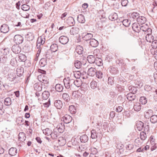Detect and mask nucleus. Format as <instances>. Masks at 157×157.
Masks as SVG:
<instances>
[{
  "instance_id": "nucleus-1",
  "label": "nucleus",
  "mask_w": 157,
  "mask_h": 157,
  "mask_svg": "<svg viewBox=\"0 0 157 157\" xmlns=\"http://www.w3.org/2000/svg\"><path fill=\"white\" fill-rule=\"evenodd\" d=\"M64 85L67 89H70L73 90H74V84L73 79L67 78V79H64L63 80Z\"/></svg>"
},
{
  "instance_id": "nucleus-2",
  "label": "nucleus",
  "mask_w": 157,
  "mask_h": 157,
  "mask_svg": "<svg viewBox=\"0 0 157 157\" xmlns=\"http://www.w3.org/2000/svg\"><path fill=\"white\" fill-rule=\"evenodd\" d=\"M91 137L92 139L100 137L101 135V132L99 130H98V132H97L95 130H92L91 131Z\"/></svg>"
},
{
  "instance_id": "nucleus-3",
  "label": "nucleus",
  "mask_w": 157,
  "mask_h": 157,
  "mask_svg": "<svg viewBox=\"0 0 157 157\" xmlns=\"http://www.w3.org/2000/svg\"><path fill=\"white\" fill-rule=\"evenodd\" d=\"M14 42L17 44H21L23 41V38L20 35H15L13 38Z\"/></svg>"
},
{
  "instance_id": "nucleus-4",
  "label": "nucleus",
  "mask_w": 157,
  "mask_h": 157,
  "mask_svg": "<svg viewBox=\"0 0 157 157\" xmlns=\"http://www.w3.org/2000/svg\"><path fill=\"white\" fill-rule=\"evenodd\" d=\"M39 81L45 84H47L48 83V78L44 75H41L38 76Z\"/></svg>"
},
{
  "instance_id": "nucleus-5",
  "label": "nucleus",
  "mask_w": 157,
  "mask_h": 157,
  "mask_svg": "<svg viewBox=\"0 0 157 157\" xmlns=\"http://www.w3.org/2000/svg\"><path fill=\"white\" fill-rule=\"evenodd\" d=\"M12 56L10 54L8 56L2 55L0 56V63H5L7 61H8L10 58H12Z\"/></svg>"
},
{
  "instance_id": "nucleus-6",
  "label": "nucleus",
  "mask_w": 157,
  "mask_h": 157,
  "mask_svg": "<svg viewBox=\"0 0 157 157\" xmlns=\"http://www.w3.org/2000/svg\"><path fill=\"white\" fill-rule=\"evenodd\" d=\"M66 23L70 26H73L75 24L74 18L71 17H68L66 21Z\"/></svg>"
},
{
  "instance_id": "nucleus-7",
  "label": "nucleus",
  "mask_w": 157,
  "mask_h": 157,
  "mask_svg": "<svg viewBox=\"0 0 157 157\" xmlns=\"http://www.w3.org/2000/svg\"><path fill=\"white\" fill-rule=\"evenodd\" d=\"M9 30V28L8 25L6 24H3L1 26L0 31L1 33H6Z\"/></svg>"
},
{
  "instance_id": "nucleus-8",
  "label": "nucleus",
  "mask_w": 157,
  "mask_h": 157,
  "mask_svg": "<svg viewBox=\"0 0 157 157\" xmlns=\"http://www.w3.org/2000/svg\"><path fill=\"white\" fill-rule=\"evenodd\" d=\"M12 50L15 53L18 54L21 51V49L18 44L14 45L12 47Z\"/></svg>"
},
{
  "instance_id": "nucleus-9",
  "label": "nucleus",
  "mask_w": 157,
  "mask_h": 157,
  "mask_svg": "<svg viewBox=\"0 0 157 157\" xmlns=\"http://www.w3.org/2000/svg\"><path fill=\"white\" fill-rule=\"evenodd\" d=\"M132 28L134 31L138 33L141 30L140 26L138 23L135 22L132 25Z\"/></svg>"
},
{
  "instance_id": "nucleus-10",
  "label": "nucleus",
  "mask_w": 157,
  "mask_h": 157,
  "mask_svg": "<svg viewBox=\"0 0 157 157\" xmlns=\"http://www.w3.org/2000/svg\"><path fill=\"white\" fill-rule=\"evenodd\" d=\"M69 40L68 38L65 36H61L59 39V42L63 44H65L67 43Z\"/></svg>"
},
{
  "instance_id": "nucleus-11",
  "label": "nucleus",
  "mask_w": 157,
  "mask_h": 157,
  "mask_svg": "<svg viewBox=\"0 0 157 157\" xmlns=\"http://www.w3.org/2000/svg\"><path fill=\"white\" fill-rule=\"evenodd\" d=\"M141 105L140 103L138 102H136L134 103L133 109L134 111L136 112H139L140 111L141 109Z\"/></svg>"
},
{
  "instance_id": "nucleus-12",
  "label": "nucleus",
  "mask_w": 157,
  "mask_h": 157,
  "mask_svg": "<svg viewBox=\"0 0 157 157\" xmlns=\"http://www.w3.org/2000/svg\"><path fill=\"white\" fill-rule=\"evenodd\" d=\"M63 121L65 123L68 124L72 120V117L68 115H65L63 118Z\"/></svg>"
},
{
  "instance_id": "nucleus-13",
  "label": "nucleus",
  "mask_w": 157,
  "mask_h": 157,
  "mask_svg": "<svg viewBox=\"0 0 157 157\" xmlns=\"http://www.w3.org/2000/svg\"><path fill=\"white\" fill-rule=\"evenodd\" d=\"M82 36L83 39L87 41L91 39V38L93 37V35L90 33H87L85 35H84V33H83Z\"/></svg>"
},
{
  "instance_id": "nucleus-14",
  "label": "nucleus",
  "mask_w": 157,
  "mask_h": 157,
  "mask_svg": "<svg viewBox=\"0 0 157 157\" xmlns=\"http://www.w3.org/2000/svg\"><path fill=\"white\" fill-rule=\"evenodd\" d=\"M73 82L74 86V90L75 89L76 87H79L82 84V82L80 79H76L75 80L73 79Z\"/></svg>"
},
{
  "instance_id": "nucleus-15",
  "label": "nucleus",
  "mask_w": 157,
  "mask_h": 157,
  "mask_svg": "<svg viewBox=\"0 0 157 157\" xmlns=\"http://www.w3.org/2000/svg\"><path fill=\"white\" fill-rule=\"evenodd\" d=\"M96 70L95 68L91 67L88 69V74L90 76H93L96 74Z\"/></svg>"
},
{
  "instance_id": "nucleus-16",
  "label": "nucleus",
  "mask_w": 157,
  "mask_h": 157,
  "mask_svg": "<svg viewBox=\"0 0 157 157\" xmlns=\"http://www.w3.org/2000/svg\"><path fill=\"white\" fill-rule=\"evenodd\" d=\"M54 105L55 107L57 109H60L63 106L62 102V101L60 100L55 101Z\"/></svg>"
},
{
  "instance_id": "nucleus-17",
  "label": "nucleus",
  "mask_w": 157,
  "mask_h": 157,
  "mask_svg": "<svg viewBox=\"0 0 157 157\" xmlns=\"http://www.w3.org/2000/svg\"><path fill=\"white\" fill-rule=\"evenodd\" d=\"M146 21L147 19L145 17L140 16L139 18L137 19V21L139 24H143L146 22Z\"/></svg>"
},
{
  "instance_id": "nucleus-18",
  "label": "nucleus",
  "mask_w": 157,
  "mask_h": 157,
  "mask_svg": "<svg viewBox=\"0 0 157 157\" xmlns=\"http://www.w3.org/2000/svg\"><path fill=\"white\" fill-rule=\"evenodd\" d=\"M126 97L128 101H131L134 100L136 98L135 94L132 93L128 94L127 95Z\"/></svg>"
},
{
  "instance_id": "nucleus-19",
  "label": "nucleus",
  "mask_w": 157,
  "mask_h": 157,
  "mask_svg": "<svg viewBox=\"0 0 157 157\" xmlns=\"http://www.w3.org/2000/svg\"><path fill=\"white\" fill-rule=\"evenodd\" d=\"M56 131L58 130L59 132L61 133H63L64 129V126L61 123L59 124L57 126L56 128Z\"/></svg>"
},
{
  "instance_id": "nucleus-20",
  "label": "nucleus",
  "mask_w": 157,
  "mask_h": 157,
  "mask_svg": "<svg viewBox=\"0 0 157 157\" xmlns=\"http://www.w3.org/2000/svg\"><path fill=\"white\" fill-rule=\"evenodd\" d=\"M79 32V29L76 27H72L70 30V33L72 35H75L78 33Z\"/></svg>"
},
{
  "instance_id": "nucleus-21",
  "label": "nucleus",
  "mask_w": 157,
  "mask_h": 157,
  "mask_svg": "<svg viewBox=\"0 0 157 157\" xmlns=\"http://www.w3.org/2000/svg\"><path fill=\"white\" fill-rule=\"evenodd\" d=\"M77 19L78 22L81 23H84L86 21L84 16L82 14L78 15Z\"/></svg>"
},
{
  "instance_id": "nucleus-22",
  "label": "nucleus",
  "mask_w": 157,
  "mask_h": 157,
  "mask_svg": "<svg viewBox=\"0 0 157 157\" xmlns=\"http://www.w3.org/2000/svg\"><path fill=\"white\" fill-rule=\"evenodd\" d=\"M26 137L25 135L23 132H21L18 135V139L20 141L23 142L24 141Z\"/></svg>"
},
{
  "instance_id": "nucleus-23",
  "label": "nucleus",
  "mask_w": 157,
  "mask_h": 157,
  "mask_svg": "<svg viewBox=\"0 0 157 157\" xmlns=\"http://www.w3.org/2000/svg\"><path fill=\"white\" fill-rule=\"evenodd\" d=\"M140 16V14L137 12H134L132 13L130 18L132 19L133 20H136L137 21V19L139 18Z\"/></svg>"
},
{
  "instance_id": "nucleus-24",
  "label": "nucleus",
  "mask_w": 157,
  "mask_h": 157,
  "mask_svg": "<svg viewBox=\"0 0 157 157\" xmlns=\"http://www.w3.org/2000/svg\"><path fill=\"white\" fill-rule=\"evenodd\" d=\"M89 43L90 45L93 47H96L98 45V42L94 39H91Z\"/></svg>"
},
{
  "instance_id": "nucleus-25",
  "label": "nucleus",
  "mask_w": 157,
  "mask_h": 157,
  "mask_svg": "<svg viewBox=\"0 0 157 157\" xmlns=\"http://www.w3.org/2000/svg\"><path fill=\"white\" fill-rule=\"evenodd\" d=\"M17 153V149L15 147H11L9 150V153L12 156L15 155Z\"/></svg>"
},
{
  "instance_id": "nucleus-26",
  "label": "nucleus",
  "mask_w": 157,
  "mask_h": 157,
  "mask_svg": "<svg viewBox=\"0 0 157 157\" xmlns=\"http://www.w3.org/2000/svg\"><path fill=\"white\" fill-rule=\"evenodd\" d=\"M76 52L79 55L82 54L83 52V47L80 45L77 46L75 49Z\"/></svg>"
},
{
  "instance_id": "nucleus-27",
  "label": "nucleus",
  "mask_w": 157,
  "mask_h": 157,
  "mask_svg": "<svg viewBox=\"0 0 157 157\" xmlns=\"http://www.w3.org/2000/svg\"><path fill=\"white\" fill-rule=\"evenodd\" d=\"M96 58L93 55L88 56L87 57V59L88 62L90 63H95Z\"/></svg>"
},
{
  "instance_id": "nucleus-28",
  "label": "nucleus",
  "mask_w": 157,
  "mask_h": 157,
  "mask_svg": "<svg viewBox=\"0 0 157 157\" xmlns=\"http://www.w3.org/2000/svg\"><path fill=\"white\" fill-rule=\"evenodd\" d=\"M153 113L151 109H149L144 113V116L146 118L149 119L153 115Z\"/></svg>"
},
{
  "instance_id": "nucleus-29",
  "label": "nucleus",
  "mask_w": 157,
  "mask_h": 157,
  "mask_svg": "<svg viewBox=\"0 0 157 157\" xmlns=\"http://www.w3.org/2000/svg\"><path fill=\"white\" fill-rule=\"evenodd\" d=\"M18 61L20 62H24L26 60V57L24 54H20L18 55Z\"/></svg>"
},
{
  "instance_id": "nucleus-30",
  "label": "nucleus",
  "mask_w": 157,
  "mask_h": 157,
  "mask_svg": "<svg viewBox=\"0 0 157 157\" xmlns=\"http://www.w3.org/2000/svg\"><path fill=\"white\" fill-rule=\"evenodd\" d=\"M52 52L51 50H48L45 52V56L46 59H49L52 58Z\"/></svg>"
},
{
  "instance_id": "nucleus-31",
  "label": "nucleus",
  "mask_w": 157,
  "mask_h": 157,
  "mask_svg": "<svg viewBox=\"0 0 157 157\" xmlns=\"http://www.w3.org/2000/svg\"><path fill=\"white\" fill-rule=\"evenodd\" d=\"M24 71V68L22 67L17 68L16 70V74L17 76H20L23 75Z\"/></svg>"
},
{
  "instance_id": "nucleus-32",
  "label": "nucleus",
  "mask_w": 157,
  "mask_h": 157,
  "mask_svg": "<svg viewBox=\"0 0 157 157\" xmlns=\"http://www.w3.org/2000/svg\"><path fill=\"white\" fill-rule=\"evenodd\" d=\"M80 140L81 142L85 143L88 141V138L86 135H83L80 136Z\"/></svg>"
},
{
  "instance_id": "nucleus-33",
  "label": "nucleus",
  "mask_w": 157,
  "mask_h": 157,
  "mask_svg": "<svg viewBox=\"0 0 157 157\" xmlns=\"http://www.w3.org/2000/svg\"><path fill=\"white\" fill-rule=\"evenodd\" d=\"M50 135L52 138L53 140L56 139L59 136L58 133L56 131V129H54L53 132H52V133Z\"/></svg>"
},
{
  "instance_id": "nucleus-34",
  "label": "nucleus",
  "mask_w": 157,
  "mask_h": 157,
  "mask_svg": "<svg viewBox=\"0 0 157 157\" xmlns=\"http://www.w3.org/2000/svg\"><path fill=\"white\" fill-rule=\"evenodd\" d=\"M146 40L147 41L149 42H151L154 40V37L151 34H147L146 36Z\"/></svg>"
},
{
  "instance_id": "nucleus-35",
  "label": "nucleus",
  "mask_w": 157,
  "mask_h": 157,
  "mask_svg": "<svg viewBox=\"0 0 157 157\" xmlns=\"http://www.w3.org/2000/svg\"><path fill=\"white\" fill-rule=\"evenodd\" d=\"M10 49L7 48H2L1 49L0 51L2 54L3 56H7L8 54H9Z\"/></svg>"
},
{
  "instance_id": "nucleus-36",
  "label": "nucleus",
  "mask_w": 157,
  "mask_h": 157,
  "mask_svg": "<svg viewBox=\"0 0 157 157\" xmlns=\"http://www.w3.org/2000/svg\"><path fill=\"white\" fill-rule=\"evenodd\" d=\"M4 104L6 106H10L11 104L12 101L10 97L6 98L4 101Z\"/></svg>"
},
{
  "instance_id": "nucleus-37",
  "label": "nucleus",
  "mask_w": 157,
  "mask_h": 157,
  "mask_svg": "<svg viewBox=\"0 0 157 157\" xmlns=\"http://www.w3.org/2000/svg\"><path fill=\"white\" fill-rule=\"evenodd\" d=\"M58 49V46L57 44H54L51 46L50 49L49 50H51L52 52H54L56 51Z\"/></svg>"
},
{
  "instance_id": "nucleus-38",
  "label": "nucleus",
  "mask_w": 157,
  "mask_h": 157,
  "mask_svg": "<svg viewBox=\"0 0 157 157\" xmlns=\"http://www.w3.org/2000/svg\"><path fill=\"white\" fill-rule=\"evenodd\" d=\"M63 86L60 84H58L56 85L55 89L57 91L61 92L63 91Z\"/></svg>"
},
{
  "instance_id": "nucleus-39",
  "label": "nucleus",
  "mask_w": 157,
  "mask_h": 157,
  "mask_svg": "<svg viewBox=\"0 0 157 157\" xmlns=\"http://www.w3.org/2000/svg\"><path fill=\"white\" fill-rule=\"evenodd\" d=\"M49 92L48 91H45L42 93V96L43 99L46 100L49 97Z\"/></svg>"
},
{
  "instance_id": "nucleus-40",
  "label": "nucleus",
  "mask_w": 157,
  "mask_h": 157,
  "mask_svg": "<svg viewBox=\"0 0 157 157\" xmlns=\"http://www.w3.org/2000/svg\"><path fill=\"white\" fill-rule=\"evenodd\" d=\"M128 90L130 91V93H132L133 94H135L136 93L137 89V88L133 86H129L128 88Z\"/></svg>"
},
{
  "instance_id": "nucleus-41",
  "label": "nucleus",
  "mask_w": 157,
  "mask_h": 157,
  "mask_svg": "<svg viewBox=\"0 0 157 157\" xmlns=\"http://www.w3.org/2000/svg\"><path fill=\"white\" fill-rule=\"evenodd\" d=\"M24 121L22 117H19L17 119L16 122L18 125H22L24 124Z\"/></svg>"
},
{
  "instance_id": "nucleus-42",
  "label": "nucleus",
  "mask_w": 157,
  "mask_h": 157,
  "mask_svg": "<svg viewBox=\"0 0 157 157\" xmlns=\"http://www.w3.org/2000/svg\"><path fill=\"white\" fill-rule=\"evenodd\" d=\"M52 130L49 128H46L43 130V133L47 136L50 135L52 133Z\"/></svg>"
},
{
  "instance_id": "nucleus-43",
  "label": "nucleus",
  "mask_w": 157,
  "mask_h": 157,
  "mask_svg": "<svg viewBox=\"0 0 157 157\" xmlns=\"http://www.w3.org/2000/svg\"><path fill=\"white\" fill-rule=\"evenodd\" d=\"M95 63L98 66H100L103 65L102 60L100 58L97 57Z\"/></svg>"
},
{
  "instance_id": "nucleus-44",
  "label": "nucleus",
  "mask_w": 157,
  "mask_h": 157,
  "mask_svg": "<svg viewBox=\"0 0 157 157\" xmlns=\"http://www.w3.org/2000/svg\"><path fill=\"white\" fill-rule=\"evenodd\" d=\"M140 101L142 105H144L147 103V99L145 97H141L140 98Z\"/></svg>"
},
{
  "instance_id": "nucleus-45",
  "label": "nucleus",
  "mask_w": 157,
  "mask_h": 157,
  "mask_svg": "<svg viewBox=\"0 0 157 157\" xmlns=\"http://www.w3.org/2000/svg\"><path fill=\"white\" fill-rule=\"evenodd\" d=\"M117 14L115 13L111 14L109 16V19L112 21L115 20L117 19Z\"/></svg>"
},
{
  "instance_id": "nucleus-46",
  "label": "nucleus",
  "mask_w": 157,
  "mask_h": 157,
  "mask_svg": "<svg viewBox=\"0 0 157 157\" xmlns=\"http://www.w3.org/2000/svg\"><path fill=\"white\" fill-rule=\"evenodd\" d=\"M63 99L66 101H68L70 100V97L68 94L67 93H64L63 94Z\"/></svg>"
},
{
  "instance_id": "nucleus-47",
  "label": "nucleus",
  "mask_w": 157,
  "mask_h": 157,
  "mask_svg": "<svg viewBox=\"0 0 157 157\" xmlns=\"http://www.w3.org/2000/svg\"><path fill=\"white\" fill-rule=\"evenodd\" d=\"M90 86L91 89H94L97 87V82L94 81H92L90 83Z\"/></svg>"
},
{
  "instance_id": "nucleus-48",
  "label": "nucleus",
  "mask_w": 157,
  "mask_h": 157,
  "mask_svg": "<svg viewBox=\"0 0 157 157\" xmlns=\"http://www.w3.org/2000/svg\"><path fill=\"white\" fill-rule=\"evenodd\" d=\"M150 121L152 123H155L157 122V116L155 115H152L150 117Z\"/></svg>"
},
{
  "instance_id": "nucleus-49",
  "label": "nucleus",
  "mask_w": 157,
  "mask_h": 157,
  "mask_svg": "<svg viewBox=\"0 0 157 157\" xmlns=\"http://www.w3.org/2000/svg\"><path fill=\"white\" fill-rule=\"evenodd\" d=\"M110 72L112 74H115L118 72V71L117 68L114 67H112L110 69Z\"/></svg>"
},
{
  "instance_id": "nucleus-50",
  "label": "nucleus",
  "mask_w": 157,
  "mask_h": 157,
  "mask_svg": "<svg viewBox=\"0 0 157 157\" xmlns=\"http://www.w3.org/2000/svg\"><path fill=\"white\" fill-rule=\"evenodd\" d=\"M122 23L125 26L128 27L130 24V21L127 19H125L123 21Z\"/></svg>"
},
{
  "instance_id": "nucleus-51",
  "label": "nucleus",
  "mask_w": 157,
  "mask_h": 157,
  "mask_svg": "<svg viewBox=\"0 0 157 157\" xmlns=\"http://www.w3.org/2000/svg\"><path fill=\"white\" fill-rule=\"evenodd\" d=\"M21 9L24 11H28L30 9L29 6L27 5V4H23L21 6Z\"/></svg>"
},
{
  "instance_id": "nucleus-52",
  "label": "nucleus",
  "mask_w": 157,
  "mask_h": 157,
  "mask_svg": "<svg viewBox=\"0 0 157 157\" xmlns=\"http://www.w3.org/2000/svg\"><path fill=\"white\" fill-rule=\"evenodd\" d=\"M74 64L75 67L79 69L81 67L82 63L81 62L78 60L75 61V62Z\"/></svg>"
},
{
  "instance_id": "nucleus-53",
  "label": "nucleus",
  "mask_w": 157,
  "mask_h": 157,
  "mask_svg": "<svg viewBox=\"0 0 157 157\" xmlns=\"http://www.w3.org/2000/svg\"><path fill=\"white\" fill-rule=\"evenodd\" d=\"M73 75L75 78L79 79L81 76V73L79 71H75L74 72Z\"/></svg>"
},
{
  "instance_id": "nucleus-54",
  "label": "nucleus",
  "mask_w": 157,
  "mask_h": 157,
  "mask_svg": "<svg viewBox=\"0 0 157 157\" xmlns=\"http://www.w3.org/2000/svg\"><path fill=\"white\" fill-rule=\"evenodd\" d=\"M27 37L29 40H33L34 38V36L31 33H29L27 35Z\"/></svg>"
},
{
  "instance_id": "nucleus-55",
  "label": "nucleus",
  "mask_w": 157,
  "mask_h": 157,
  "mask_svg": "<svg viewBox=\"0 0 157 157\" xmlns=\"http://www.w3.org/2000/svg\"><path fill=\"white\" fill-rule=\"evenodd\" d=\"M140 139L141 140H144L146 138L147 135L145 132H140Z\"/></svg>"
},
{
  "instance_id": "nucleus-56",
  "label": "nucleus",
  "mask_w": 157,
  "mask_h": 157,
  "mask_svg": "<svg viewBox=\"0 0 157 157\" xmlns=\"http://www.w3.org/2000/svg\"><path fill=\"white\" fill-rule=\"evenodd\" d=\"M69 109L71 113H75L76 112V109L73 105L70 106Z\"/></svg>"
},
{
  "instance_id": "nucleus-57",
  "label": "nucleus",
  "mask_w": 157,
  "mask_h": 157,
  "mask_svg": "<svg viewBox=\"0 0 157 157\" xmlns=\"http://www.w3.org/2000/svg\"><path fill=\"white\" fill-rule=\"evenodd\" d=\"M95 75H96V77L98 78H101L103 76L102 73L100 71H96Z\"/></svg>"
},
{
  "instance_id": "nucleus-58",
  "label": "nucleus",
  "mask_w": 157,
  "mask_h": 157,
  "mask_svg": "<svg viewBox=\"0 0 157 157\" xmlns=\"http://www.w3.org/2000/svg\"><path fill=\"white\" fill-rule=\"evenodd\" d=\"M4 111V109H3V105L2 102L0 101V114L2 115Z\"/></svg>"
},
{
  "instance_id": "nucleus-59",
  "label": "nucleus",
  "mask_w": 157,
  "mask_h": 157,
  "mask_svg": "<svg viewBox=\"0 0 157 157\" xmlns=\"http://www.w3.org/2000/svg\"><path fill=\"white\" fill-rule=\"evenodd\" d=\"M140 125H139V124H138L136 125L137 129H138L139 131L141 130L144 127V124L142 122H140Z\"/></svg>"
},
{
  "instance_id": "nucleus-60",
  "label": "nucleus",
  "mask_w": 157,
  "mask_h": 157,
  "mask_svg": "<svg viewBox=\"0 0 157 157\" xmlns=\"http://www.w3.org/2000/svg\"><path fill=\"white\" fill-rule=\"evenodd\" d=\"M17 61L16 59L14 58H13L11 60L10 64L12 66H15L17 65Z\"/></svg>"
},
{
  "instance_id": "nucleus-61",
  "label": "nucleus",
  "mask_w": 157,
  "mask_h": 157,
  "mask_svg": "<svg viewBox=\"0 0 157 157\" xmlns=\"http://www.w3.org/2000/svg\"><path fill=\"white\" fill-rule=\"evenodd\" d=\"M151 46L153 48H157V40H154L151 42Z\"/></svg>"
},
{
  "instance_id": "nucleus-62",
  "label": "nucleus",
  "mask_w": 157,
  "mask_h": 157,
  "mask_svg": "<svg viewBox=\"0 0 157 157\" xmlns=\"http://www.w3.org/2000/svg\"><path fill=\"white\" fill-rule=\"evenodd\" d=\"M58 141L59 144H62V143L63 144H65V140L62 137H60L59 138Z\"/></svg>"
},
{
  "instance_id": "nucleus-63",
  "label": "nucleus",
  "mask_w": 157,
  "mask_h": 157,
  "mask_svg": "<svg viewBox=\"0 0 157 157\" xmlns=\"http://www.w3.org/2000/svg\"><path fill=\"white\" fill-rule=\"evenodd\" d=\"M40 64L41 67H44L46 64V62L44 59H41L40 61Z\"/></svg>"
},
{
  "instance_id": "nucleus-64",
  "label": "nucleus",
  "mask_w": 157,
  "mask_h": 157,
  "mask_svg": "<svg viewBox=\"0 0 157 157\" xmlns=\"http://www.w3.org/2000/svg\"><path fill=\"white\" fill-rule=\"evenodd\" d=\"M152 87L151 86L146 85L144 86V90L146 91H149L152 89Z\"/></svg>"
}]
</instances>
